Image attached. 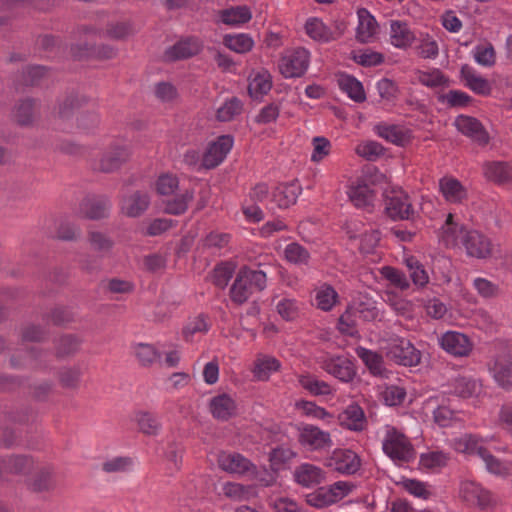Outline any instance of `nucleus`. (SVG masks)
<instances>
[{
    "instance_id": "obj_28",
    "label": "nucleus",
    "mask_w": 512,
    "mask_h": 512,
    "mask_svg": "<svg viewBox=\"0 0 512 512\" xmlns=\"http://www.w3.org/2000/svg\"><path fill=\"white\" fill-rule=\"evenodd\" d=\"M494 378L497 383L505 388H512V357L510 355H501L496 358L493 367Z\"/></svg>"
},
{
    "instance_id": "obj_51",
    "label": "nucleus",
    "mask_w": 512,
    "mask_h": 512,
    "mask_svg": "<svg viewBox=\"0 0 512 512\" xmlns=\"http://www.w3.org/2000/svg\"><path fill=\"white\" fill-rule=\"evenodd\" d=\"M134 349L136 358L140 365L144 367L151 366L156 360L160 359V353L151 344L138 343Z\"/></svg>"
},
{
    "instance_id": "obj_40",
    "label": "nucleus",
    "mask_w": 512,
    "mask_h": 512,
    "mask_svg": "<svg viewBox=\"0 0 512 512\" xmlns=\"http://www.w3.org/2000/svg\"><path fill=\"white\" fill-rule=\"evenodd\" d=\"M376 130L380 137L396 145H403L409 138L407 132L398 125L379 124Z\"/></svg>"
},
{
    "instance_id": "obj_63",
    "label": "nucleus",
    "mask_w": 512,
    "mask_h": 512,
    "mask_svg": "<svg viewBox=\"0 0 512 512\" xmlns=\"http://www.w3.org/2000/svg\"><path fill=\"white\" fill-rule=\"evenodd\" d=\"M419 82L431 88L449 85V79L439 69H434L432 72H421Z\"/></svg>"
},
{
    "instance_id": "obj_36",
    "label": "nucleus",
    "mask_w": 512,
    "mask_h": 512,
    "mask_svg": "<svg viewBox=\"0 0 512 512\" xmlns=\"http://www.w3.org/2000/svg\"><path fill=\"white\" fill-rule=\"evenodd\" d=\"M223 45L231 51L244 54L252 50L254 41L248 34H226L223 36Z\"/></svg>"
},
{
    "instance_id": "obj_53",
    "label": "nucleus",
    "mask_w": 512,
    "mask_h": 512,
    "mask_svg": "<svg viewBox=\"0 0 512 512\" xmlns=\"http://www.w3.org/2000/svg\"><path fill=\"white\" fill-rule=\"evenodd\" d=\"M381 274L391 283V285L402 291L407 290L410 287V282L405 273L397 268L392 266H384L381 269Z\"/></svg>"
},
{
    "instance_id": "obj_46",
    "label": "nucleus",
    "mask_w": 512,
    "mask_h": 512,
    "mask_svg": "<svg viewBox=\"0 0 512 512\" xmlns=\"http://www.w3.org/2000/svg\"><path fill=\"white\" fill-rule=\"evenodd\" d=\"M135 32L131 21L109 22L106 25L105 36L113 40H124Z\"/></svg>"
},
{
    "instance_id": "obj_20",
    "label": "nucleus",
    "mask_w": 512,
    "mask_h": 512,
    "mask_svg": "<svg viewBox=\"0 0 512 512\" xmlns=\"http://www.w3.org/2000/svg\"><path fill=\"white\" fill-rule=\"evenodd\" d=\"M299 442L313 449H323L330 447L332 444L329 433L313 425L303 427L299 435Z\"/></svg>"
},
{
    "instance_id": "obj_22",
    "label": "nucleus",
    "mask_w": 512,
    "mask_h": 512,
    "mask_svg": "<svg viewBox=\"0 0 512 512\" xmlns=\"http://www.w3.org/2000/svg\"><path fill=\"white\" fill-rule=\"evenodd\" d=\"M341 426L353 430L362 431L366 422L363 409L358 404L349 405L338 416Z\"/></svg>"
},
{
    "instance_id": "obj_43",
    "label": "nucleus",
    "mask_w": 512,
    "mask_h": 512,
    "mask_svg": "<svg viewBox=\"0 0 512 512\" xmlns=\"http://www.w3.org/2000/svg\"><path fill=\"white\" fill-rule=\"evenodd\" d=\"M306 33L314 40L322 42L333 41L331 28L327 27L320 19L310 18L305 24Z\"/></svg>"
},
{
    "instance_id": "obj_24",
    "label": "nucleus",
    "mask_w": 512,
    "mask_h": 512,
    "mask_svg": "<svg viewBox=\"0 0 512 512\" xmlns=\"http://www.w3.org/2000/svg\"><path fill=\"white\" fill-rule=\"evenodd\" d=\"M82 339L75 334H63L54 340L55 357L65 359L74 356L80 349Z\"/></svg>"
},
{
    "instance_id": "obj_41",
    "label": "nucleus",
    "mask_w": 512,
    "mask_h": 512,
    "mask_svg": "<svg viewBox=\"0 0 512 512\" xmlns=\"http://www.w3.org/2000/svg\"><path fill=\"white\" fill-rule=\"evenodd\" d=\"M272 88L271 77L268 72L258 73L248 85V94L253 99H259Z\"/></svg>"
},
{
    "instance_id": "obj_44",
    "label": "nucleus",
    "mask_w": 512,
    "mask_h": 512,
    "mask_svg": "<svg viewBox=\"0 0 512 512\" xmlns=\"http://www.w3.org/2000/svg\"><path fill=\"white\" fill-rule=\"evenodd\" d=\"M4 463L5 472L12 474H25L33 467V459L27 455L10 456Z\"/></svg>"
},
{
    "instance_id": "obj_1",
    "label": "nucleus",
    "mask_w": 512,
    "mask_h": 512,
    "mask_svg": "<svg viewBox=\"0 0 512 512\" xmlns=\"http://www.w3.org/2000/svg\"><path fill=\"white\" fill-rule=\"evenodd\" d=\"M266 282L267 278L264 271L243 266L239 269L230 288V298L234 303L242 305L254 292L263 291Z\"/></svg>"
},
{
    "instance_id": "obj_4",
    "label": "nucleus",
    "mask_w": 512,
    "mask_h": 512,
    "mask_svg": "<svg viewBox=\"0 0 512 512\" xmlns=\"http://www.w3.org/2000/svg\"><path fill=\"white\" fill-rule=\"evenodd\" d=\"M386 357L398 365L416 366L421 361V352L405 338L393 340L386 351Z\"/></svg>"
},
{
    "instance_id": "obj_61",
    "label": "nucleus",
    "mask_w": 512,
    "mask_h": 512,
    "mask_svg": "<svg viewBox=\"0 0 512 512\" xmlns=\"http://www.w3.org/2000/svg\"><path fill=\"white\" fill-rule=\"evenodd\" d=\"M133 459L129 456H118L105 461L102 470L106 473L125 472L133 465Z\"/></svg>"
},
{
    "instance_id": "obj_56",
    "label": "nucleus",
    "mask_w": 512,
    "mask_h": 512,
    "mask_svg": "<svg viewBox=\"0 0 512 512\" xmlns=\"http://www.w3.org/2000/svg\"><path fill=\"white\" fill-rule=\"evenodd\" d=\"M338 294L335 289L326 285L316 293L317 307L323 311H330L335 305Z\"/></svg>"
},
{
    "instance_id": "obj_21",
    "label": "nucleus",
    "mask_w": 512,
    "mask_h": 512,
    "mask_svg": "<svg viewBox=\"0 0 512 512\" xmlns=\"http://www.w3.org/2000/svg\"><path fill=\"white\" fill-rule=\"evenodd\" d=\"M348 196L353 205L357 208H363L371 211L375 198L374 190L365 183H357L349 188Z\"/></svg>"
},
{
    "instance_id": "obj_10",
    "label": "nucleus",
    "mask_w": 512,
    "mask_h": 512,
    "mask_svg": "<svg viewBox=\"0 0 512 512\" xmlns=\"http://www.w3.org/2000/svg\"><path fill=\"white\" fill-rule=\"evenodd\" d=\"M233 146V138L230 135H222L211 143L203 155L202 164L207 169L217 167L226 157Z\"/></svg>"
},
{
    "instance_id": "obj_13",
    "label": "nucleus",
    "mask_w": 512,
    "mask_h": 512,
    "mask_svg": "<svg viewBox=\"0 0 512 512\" xmlns=\"http://www.w3.org/2000/svg\"><path fill=\"white\" fill-rule=\"evenodd\" d=\"M360 465V458L351 450L335 451L327 462V466L332 470L348 475L357 472Z\"/></svg>"
},
{
    "instance_id": "obj_27",
    "label": "nucleus",
    "mask_w": 512,
    "mask_h": 512,
    "mask_svg": "<svg viewBox=\"0 0 512 512\" xmlns=\"http://www.w3.org/2000/svg\"><path fill=\"white\" fill-rule=\"evenodd\" d=\"M356 354L372 375L379 377L386 376L387 370L384 367V360L381 354L364 347H358Z\"/></svg>"
},
{
    "instance_id": "obj_60",
    "label": "nucleus",
    "mask_w": 512,
    "mask_h": 512,
    "mask_svg": "<svg viewBox=\"0 0 512 512\" xmlns=\"http://www.w3.org/2000/svg\"><path fill=\"white\" fill-rule=\"evenodd\" d=\"M473 286L478 294L483 298H495L500 293L499 285L486 278H475L473 281Z\"/></svg>"
},
{
    "instance_id": "obj_35",
    "label": "nucleus",
    "mask_w": 512,
    "mask_h": 512,
    "mask_svg": "<svg viewBox=\"0 0 512 512\" xmlns=\"http://www.w3.org/2000/svg\"><path fill=\"white\" fill-rule=\"evenodd\" d=\"M220 18L226 25L237 26L249 22L252 14L247 6H236L221 10Z\"/></svg>"
},
{
    "instance_id": "obj_2",
    "label": "nucleus",
    "mask_w": 512,
    "mask_h": 512,
    "mask_svg": "<svg viewBox=\"0 0 512 512\" xmlns=\"http://www.w3.org/2000/svg\"><path fill=\"white\" fill-rule=\"evenodd\" d=\"M457 449L461 452L478 456L486 465L490 473L496 475H507L509 473L508 467L493 456L488 449L479 445L478 441L471 436L461 439L457 444Z\"/></svg>"
},
{
    "instance_id": "obj_45",
    "label": "nucleus",
    "mask_w": 512,
    "mask_h": 512,
    "mask_svg": "<svg viewBox=\"0 0 512 512\" xmlns=\"http://www.w3.org/2000/svg\"><path fill=\"white\" fill-rule=\"evenodd\" d=\"M43 320L62 327L74 321V313L67 306H55L50 312L43 315Z\"/></svg>"
},
{
    "instance_id": "obj_26",
    "label": "nucleus",
    "mask_w": 512,
    "mask_h": 512,
    "mask_svg": "<svg viewBox=\"0 0 512 512\" xmlns=\"http://www.w3.org/2000/svg\"><path fill=\"white\" fill-rule=\"evenodd\" d=\"M357 14L359 24L356 31V39L361 43H368L376 34L377 22L365 8L358 9Z\"/></svg>"
},
{
    "instance_id": "obj_31",
    "label": "nucleus",
    "mask_w": 512,
    "mask_h": 512,
    "mask_svg": "<svg viewBox=\"0 0 512 512\" xmlns=\"http://www.w3.org/2000/svg\"><path fill=\"white\" fill-rule=\"evenodd\" d=\"M111 208L110 200L106 196H100L87 200L83 207L85 217L91 220L106 218Z\"/></svg>"
},
{
    "instance_id": "obj_64",
    "label": "nucleus",
    "mask_w": 512,
    "mask_h": 512,
    "mask_svg": "<svg viewBox=\"0 0 512 512\" xmlns=\"http://www.w3.org/2000/svg\"><path fill=\"white\" fill-rule=\"evenodd\" d=\"M440 102H447L450 107H466L472 98L465 92L460 90H450L447 94L439 96Z\"/></svg>"
},
{
    "instance_id": "obj_17",
    "label": "nucleus",
    "mask_w": 512,
    "mask_h": 512,
    "mask_svg": "<svg viewBox=\"0 0 512 512\" xmlns=\"http://www.w3.org/2000/svg\"><path fill=\"white\" fill-rule=\"evenodd\" d=\"M150 205V197L145 191H135L124 197L122 201V212L132 218L141 216Z\"/></svg>"
},
{
    "instance_id": "obj_39",
    "label": "nucleus",
    "mask_w": 512,
    "mask_h": 512,
    "mask_svg": "<svg viewBox=\"0 0 512 512\" xmlns=\"http://www.w3.org/2000/svg\"><path fill=\"white\" fill-rule=\"evenodd\" d=\"M193 197V190H185L182 194L165 202L164 212L171 215H181L185 213Z\"/></svg>"
},
{
    "instance_id": "obj_25",
    "label": "nucleus",
    "mask_w": 512,
    "mask_h": 512,
    "mask_svg": "<svg viewBox=\"0 0 512 512\" xmlns=\"http://www.w3.org/2000/svg\"><path fill=\"white\" fill-rule=\"evenodd\" d=\"M460 74L465 85L474 93L479 95H489L491 93V85L488 80L476 75L473 68L468 64L461 67Z\"/></svg>"
},
{
    "instance_id": "obj_48",
    "label": "nucleus",
    "mask_w": 512,
    "mask_h": 512,
    "mask_svg": "<svg viewBox=\"0 0 512 512\" xmlns=\"http://www.w3.org/2000/svg\"><path fill=\"white\" fill-rule=\"evenodd\" d=\"M440 189L449 201L458 202L465 196V189L456 179H441Z\"/></svg>"
},
{
    "instance_id": "obj_5",
    "label": "nucleus",
    "mask_w": 512,
    "mask_h": 512,
    "mask_svg": "<svg viewBox=\"0 0 512 512\" xmlns=\"http://www.w3.org/2000/svg\"><path fill=\"white\" fill-rule=\"evenodd\" d=\"M131 156V152L126 145L110 144L102 152L98 170L103 173H112L120 169Z\"/></svg>"
},
{
    "instance_id": "obj_57",
    "label": "nucleus",
    "mask_w": 512,
    "mask_h": 512,
    "mask_svg": "<svg viewBox=\"0 0 512 512\" xmlns=\"http://www.w3.org/2000/svg\"><path fill=\"white\" fill-rule=\"evenodd\" d=\"M478 385L475 380L459 377L453 383V393L462 398L472 397L477 393Z\"/></svg>"
},
{
    "instance_id": "obj_32",
    "label": "nucleus",
    "mask_w": 512,
    "mask_h": 512,
    "mask_svg": "<svg viewBox=\"0 0 512 512\" xmlns=\"http://www.w3.org/2000/svg\"><path fill=\"white\" fill-rule=\"evenodd\" d=\"M391 41L395 47L406 48L414 41L415 36L409 29L406 22L393 20L391 21Z\"/></svg>"
},
{
    "instance_id": "obj_47",
    "label": "nucleus",
    "mask_w": 512,
    "mask_h": 512,
    "mask_svg": "<svg viewBox=\"0 0 512 512\" xmlns=\"http://www.w3.org/2000/svg\"><path fill=\"white\" fill-rule=\"evenodd\" d=\"M295 456L296 453L289 448L276 447L272 449L269 454L271 471L278 473V471L283 469L284 465L289 463Z\"/></svg>"
},
{
    "instance_id": "obj_33",
    "label": "nucleus",
    "mask_w": 512,
    "mask_h": 512,
    "mask_svg": "<svg viewBox=\"0 0 512 512\" xmlns=\"http://www.w3.org/2000/svg\"><path fill=\"white\" fill-rule=\"evenodd\" d=\"M338 84L341 90L355 102L362 103L366 100L363 85L354 76L342 74L338 79Z\"/></svg>"
},
{
    "instance_id": "obj_42",
    "label": "nucleus",
    "mask_w": 512,
    "mask_h": 512,
    "mask_svg": "<svg viewBox=\"0 0 512 512\" xmlns=\"http://www.w3.org/2000/svg\"><path fill=\"white\" fill-rule=\"evenodd\" d=\"M351 307L354 310L356 317L367 322L374 321L379 316V310L376 306V302L368 298L355 301Z\"/></svg>"
},
{
    "instance_id": "obj_14",
    "label": "nucleus",
    "mask_w": 512,
    "mask_h": 512,
    "mask_svg": "<svg viewBox=\"0 0 512 512\" xmlns=\"http://www.w3.org/2000/svg\"><path fill=\"white\" fill-rule=\"evenodd\" d=\"M441 347L454 356H466L472 349L469 338L460 332L448 331L440 338Z\"/></svg>"
},
{
    "instance_id": "obj_19",
    "label": "nucleus",
    "mask_w": 512,
    "mask_h": 512,
    "mask_svg": "<svg viewBox=\"0 0 512 512\" xmlns=\"http://www.w3.org/2000/svg\"><path fill=\"white\" fill-rule=\"evenodd\" d=\"M209 408L212 416L220 421H228L236 414L235 401L226 393L213 397Z\"/></svg>"
},
{
    "instance_id": "obj_58",
    "label": "nucleus",
    "mask_w": 512,
    "mask_h": 512,
    "mask_svg": "<svg viewBox=\"0 0 512 512\" xmlns=\"http://www.w3.org/2000/svg\"><path fill=\"white\" fill-rule=\"evenodd\" d=\"M49 331L38 324H28L21 330V337L26 342H44L48 339Z\"/></svg>"
},
{
    "instance_id": "obj_62",
    "label": "nucleus",
    "mask_w": 512,
    "mask_h": 512,
    "mask_svg": "<svg viewBox=\"0 0 512 512\" xmlns=\"http://www.w3.org/2000/svg\"><path fill=\"white\" fill-rule=\"evenodd\" d=\"M280 368V362L273 357L260 360L254 369V375L258 380H267L273 371Z\"/></svg>"
},
{
    "instance_id": "obj_8",
    "label": "nucleus",
    "mask_w": 512,
    "mask_h": 512,
    "mask_svg": "<svg viewBox=\"0 0 512 512\" xmlns=\"http://www.w3.org/2000/svg\"><path fill=\"white\" fill-rule=\"evenodd\" d=\"M385 212L393 220H408L414 214L409 196L402 190H393L386 195Z\"/></svg>"
},
{
    "instance_id": "obj_37",
    "label": "nucleus",
    "mask_w": 512,
    "mask_h": 512,
    "mask_svg": "<svg viewBox=\"0 0 512 512\" xmlns=\"http://www.w3.org/2000/svg\"><path fill=\"white\" fill-rule=\"evenodd\" d=\"M35 100L26 98L20 100L15 106V120L22 127L32 126L34 123Z\"/></svg>"
},
{
    "instance_id": "obj_30",
    "label": "nucleus",
    "mask_w": 512,
    "mask_h": 512,
    "mask_svg": "<svg viewBox=\"0 0 512 512\" xmlns=\"http://www.w3.org/2000/svg\"><path fill=\"white\" fill-rule=\"evenodd\" d=\"M219 467L230 473H245L249 470L251 462L241 454H221L218 458Z\"/></svg>"
},
{
    "instance_id": "obj_15",
    "label": "nucleus",
    "mask_w": 512,
    "mask_h": 512,
    "mask_svg": "<svg viewBox=\"0 0 512 512\" xmlns=\"http://www.w3.org/2000/svg\"><path fill=\"white\" fill-rule=\"evenodd\" d=\"M57 486L55 471L51 466L40 467L28 480L27 487L34 493L52 492Z\"/></svg>"
},
{
    "instance_id": "obj_34",
    "label": "nucleus",
    "mask_w": 512,
    "mask_h": 512,
    "mask_svg": "<svg viewBox=\"0 0 512 512\" xmlns=\"http://www.w3.org/2000/svg\"><path fill=\"white\" fill-rule=\"evenodd\" d=\"M81 377L82 371L79 366H63L57 371V379L63 389L77 390Z\"/></svg>"
},
{
    "instance_id": "obj_54",
    "label": "nucleus",
    "mask_w": 512,
    "mask_h": 512,
    "mask_svg": "<svg viewBox=\"0 0 512 512\" xmlns=\"http://www.w3.org/2000/svg\"><path fill=\"white\" fill-rule=\"evenodd\" d=\"M301 386L308 390L313 395H329L331 388L329 384L324 381L318 380L311 375L301 376L299 378Z\"/></svg>"
},
{
    "instance_id": "obj_11",
    "label": "nucleus",
    "mask_w": 512,
    "mask_h": 512,
    "mask_svg": "<svg viewBox=\"0 0 512 512\" xmlns=\"http://www.w3.org/2000/svg\"><path fill=\"white\" fill-rule=\"evenodd\" d=\"M203 49V42L196 36H189L169 47L165 56L171 61L188 59L198 55Z\"/></svg>"
},
{
    "instance_id": "obj_49",
    "label": "nucleus",
    "mask_w": 512,
    "mask_h": 512,
    "mask_svg": "<svg viewBox=\"0 0 512 512\" xmlns=\"http://www.w3.org/2000/svg\"><path fill=\"white\" fill-rule=\"evenodd\" d=\"M88 241L92 249L98 252L100 256L109 253L114 246V241L109 236L99 231H90L88 233Z\"/></svg>"
},
{
    "instance_id": "obj_12",
    "label": "nucleus",
    "mask_w": 512,
    "mask_h": 512,
    "mask_svg": "<svg viewBox=\"0 0 512 512\" xmlns=\"http://www.w3.org/2000/svg\"><path fill=\"white\" fill-rule=\"evenodd\" d=\"M309 55L305 49H298L281 60L279 69L285 78L301 77L308 68Z\"/></svg>"
},
{
    "instance_id": "obj_29",
    "label": "nucleus",
    "mask_w": 512,
    "mask_h": 512,
    "mask_svg": "<svg viewBox=\"0 0 512 512\" xmlns=\"http://www.w3.org/2000/svg\"><path fill=\"white\" fill-rule=\"evenodd\" d=\"M90 98L82 94H69L67 95L58 106L57 115L62 120L70 119L74 111L86 106Z\"/></svg>"
},
{
    "instance_id": "obj_18",
    "label": "nucleus",
    "mask_w": 512,
    "mask_h": 512,
    "mask_svg": "<svg viewBox=\"0 0 512 512\" xmlns=\"http://www.w3.org/2000/svg\"><path fill=\"white\" fill-rule=\"evenodd\" d=\"M294 480L297 484L309 488L322 483L325 480V472L313 464L303 463L296 467Z\"/></svg>"
},
{
    "instance_id": "obj_23",
    "label": "nucleus",
    "mask_w": 512,
    "mask_h": 512,
    "mask_svg": "<svg viewBox=\"0 0 512 512\" xmlns=\"http://www.w3.org/2000/svg\"><path fill=\"white\" fill-rule=\"evenodd\" d=\"M301 190V186L295 182L281 184L273 191L272 200L279 208H288L296 203Z\"/></svg>"
},
{
    "instance_id": "obj_16",
    "label": "nucleus",
    "mask_w": 512,
    "mask_h": 512,
    "mask_svg": "<svg viewBox=\"0 0 512 512\" xmlns=\"http://www.w3.org/2000/svg\"><path fill=\"white\" fill-rule=\"evenodd\" d=\"M322 368L342 382H350L356 375L353 363L344 357L328 358Z\"/></svg>"
},
{
    "instance_id": "obj_50",
    "label": "nucleus",
    "mask_w": 512,
    "mask_h": 512,
    "mask_svg": "<svg viewBox=\"0 0 512 512\" xmlns=\"http://www.w3.org/2000/svg\"><path fill=\"white\" fill-rule=\"evenodd\" d=\"M242 109V102L237 97H232L217 110L216 118L221 122L231 121L242 112Z\"/></svg>"
},
{
    "instance_id": "obj_7",
    "label": "nucleus",
    "mask_w": 512,
    "mask_h": 512,
    "mask_svg": "<svg viewBox=\"0 0 512 512\" xmlns=\"http://www.w3.org/2000/svg\"><path fill=\"white\" fill-rule=\"evenodd\" d=\"M460 497L470 505L484 510L495 503L492 493L474 481H464L459 490Z\"/></svg>"
},
{
    "instance_id": "obj_59",
    "label": "nucleus",
    "mask_w": 512,
    "mask_h": 512,
    "mask_svg": "<svg viewBox=\"0 0 512 512\" xmlns=\"http://www.w3.org/2000/svg\"><path fill=\"white\" fill-rule=\"evenodd\" d=\"M137 423L140 431L146 435H157L161 427L156 417L149 412H139Z\"/></svg>"
},
{
    "instance_id": "obj_55",
    "label": "nucleus",
    "mask_w": 512,
    "mask_h": 512,
    "mask_svg": "<svg viewBox=\"0 0 512 512\" xmlns=\"http://www.w3.org/2000/svg\"><path fill=\"white\" fill-rule=\"evenodd\" d=\"M284 254L286 260L294 264H307L310 259L308 250L296 242L288 244Z\"/></svg>"
},
{
    "instance_id": "obj_9",
    "label": "nucleus",
    "mask_w": 512,
    "mask_h": 512,
    "mask_svg": "<svg viewBox=\"0 0 512 512\" xmlns=\"http://www.w3.org/2000/svg\"><path fill=\"white\" fill-rule=\"evenodd\" d=\"M454 125L457 130L479 146H486L490 142V136L483 124L475 117L459 115Z\"/></svg>"
},
{
    "instance_id": "obj_52",
    "label": "nucleus",
    "mask_w": 512,
    "mask_h": 512,
    "mask_svg": "<svg viewBox=\"0 0 512 512\" xmlns=\"http://www.w3.org/2000/svg\"><path fill=\"white\" fill-rule=\"evenodd\" d=\"M336 502V496L329 488L321 487L307 495V503L317 508H323Z\"/></svg>"
},
{
    "instance_id": "obj_38",
    "label": "nucleus",
    "mask_w": 512,
    "mask_h": 512,
    "mask_svg": "<svg viewBox=\"0 0 512 512\" xmlns=\"http://www.w3.org/2000/svg\"><path fill=\"white\" fill-rule=\"evenodd\" d=\"M485 175L488 179L496 183H508L512 180V169L504 162L487 163L485 166Z\"/></svg>"
},
{
    "instance_id": "obj_3",
    "label": "nucleus",
    "mask_w": 512,
    "mask_h": 512,
    "mask_svg": "<svg viewBox=\"0 0 512 512\" xmlns=\"http://www.w3.org/2000/svg\"><path fill=\"white\" fill-rule=\"evenodd\" d=\"M383 451L393 461L399 462H410L415 456V451L408 438L395 428L387 431L383 441Z\"/></svg>"
},
{
    "instance_id": "obj_6",
    "label": "nucleus",
    "mask_w": 512,
    "mask_h": 512,
    "mask_svg": "<svg viewBox=\"0 0 512 512\" xmlns=\"http://www.w3.org/2000/svg\"><path fill=\"white\" fill-rule=\"evenodd\" d=\"M462 244L469 256L485 259L492 254V243L490 239L477 230L460 229Z\"/></svg>"
}]
</instances>
